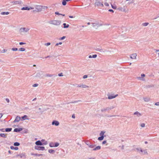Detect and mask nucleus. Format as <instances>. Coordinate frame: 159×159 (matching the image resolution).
Returning <instances> with one entry per match:
<instances>
[{"instance_id": "f257e3e1", "label": "nucleus", "mask_w": 159, "mask_h": 159, "mask_svg": "<svg viewBox=\"0 0 159 159\" xmlns=\"http://www.w3.org/2000/svg\"><path fill=\"white\" fill-rule=\"evenodd\" d=\"M102 25V24L99 23L97 21H95L94 22H92V26L93 27L96 29H97L98 27Z\"/></svg>"}, {"instance_id": "f03ea898", "label": "nucleus", "mask_w": 159, "mask_h": 159, "mask_svg": "<svg viewBox=\"0 0 159 159\" xmlns=\"http://www.w3.org/2000/svg\"><path fill=\"white\" fill-rule=\"evenodd\" d=\"M61 23V21L59 20H52L49 21V23L56 25H60Z\"/></svg>"}, {"instance_id": "7ed1b4c3", "label": "nucleus", "mask_w": 159, "mask_h": 159, "mask_svg": "<svg viewBox=\"0 0 159 159\" xmlns=\"http://www.w3.org/2000/svg\"><path fill=\"white\" fill-rule=\"evenodd\" d=\"M95 5L96 7H103L104 5L102 2H101L100 1L97 0L95 3Z\"/></svg>"}, {"instance_id": "20e7f679", "label": "nucleus", "mask_w": 159, "mask_h": 159, "mask_svg": "<svg viewBox=\"0 0 159 159\" xmlns=\"http://www.w3.org/2000/svg\"><path fill=\"white\" fill-rule=\"evenodd\" d=\"M42 7L41 6L37 5L35 7V10L33 11V12H40L42 10Z\"/></svg>"}, {"instance_id": "39448f33", "label": "nucleus", "mask_w": 159, "mask_h": 159, "mask_svg": "<svg viewBox=\"0 0 159 159\" xmlns=\"http://www.w3.org/2000/svg\"><path fill=\"white\" fill-rule=\"evenodd\" d=\"M30 29L28 28L22 27L20 29V31L21 33H26Z\"/></svg>"}, {"instance_id": "423d86ee", "label": "nucleus", "mask_w": 159, "mask_h": 159, "mask_svg": "<svg viewBox=\"0 0 159 159\" xmlns=\"http://www.w3.org/2000/svg\"><path fill=\"white\" fill-rule=\"evenodd\" d=\"M35 144L38 145H46L47 144V142L45 141L44 143H42L40 141L38 140L35 142Z\"/></svg>"}, {"instance_id": "0eeeda50", "label": "nucleus", "mask_w": 159, "mask_h": 159, "mask_svg": "<svg viewBox=\"0 0 159 159\" xmlns=\"http://www.w3.org/2000/svg\"><path fill=\"white\" fill-rule=\"evenodd\" d=\"M118 10L119 11L126 12H127L128 11V9L127 10H126L125 7V6H124L123 7H120L118 8Z\"/></svg>"}, {"instance_id": "6e6552de", "label": "nucleus", "mask_w": 159, "mask_h": 159, "mask_svg": "<svg viewBox=\"0 0 159 159\" xmlns=\"http://www.w3.org/2000/svg\"><path fill=\"white\" fill-rule=\"evenodd\" d=\"M97 56V55L96 54L94 55H90L89 56H86V57L85 58L88 59V58H96Z\"/></svg>"}, {"instance_id": "1a4fd4ad", "label": "nucleus", "mask_w": 159, "mask_h": 159, "mask_svg": "<svg viewBox=\"0 0 159 159\" xmlns=\"http://www.w3.org/2000/svg\"><path fill=\"white\" fill-rule=\"evenodd\" d=\"M34 8V7H23L21 8V10H30L31 9H33Z\"/></svg>"}, {"instance_id": "9d476101", "label": "nucleus", "mask_w": 159, "mask_h": 159, "mask_svg": "<svg viewBox=\"0 0 159 159\" xmlns=\"http://www.w3.org/2000/svg\"><path fill=\"white\" fill-rule=\"evenodd\" d=\"M10 3L11 4V6H15L17 4H19L20 3L19 1H14L11 2Z\"/></svg>"}, {"instance_id": "9b49d317", "label": "nucleus", "mask_w": 159, "mask_h": 159, "mask_svg": "<svg viewBox=\"0 0 159 159\" xmlns=\"http://www.w3.org/2000/svg\"><path fill=\"white\" fill-rule=\"evenodd\" d=\"M137 54L136 53H133L130 55V58L131 59H137Z\"/></svg>"}, {"instance_id": "f8f14e48", "label": "nucleus", "mask_w": 159, "mask_h": 159, "mask_svg": "<svg viewBox=\"0 0 159 159\" xmlns=\"http://www.w3.org/2000/svg\"><path fill=\"white\" fill-rule=\"evenodd\" d=\"M104 2V4L106 6H109V3H111L110 2V0H106Z\"/></svg>"}, {"instance_id": "ddd939ff", "label": "nucleus", "mask_w": 159, "mask_h": 159, "mask_svg": "<svg viewBox=\"0 0 159 159\" xmlns=\"http://www.w3.org/2000/svg\"><path fill=\"white\" fill-rule=\"evenodd\" d=\"M118 94H116L114 96H111V95H108V99H111L114 98H115L116 97L118 96Z\"/></svg>"}, {"instance_id": "4468645a", "label": "nucleus", "mask_w": 159, "mask_h": 159, "mask_svg": "<svg viewBox=\"0 0 159 159\" xmlns=\"http://www.w3.org/2000/svg\"><path fill=\"white\" fill-rule=\"evenodd\" d=\"M35 149L38 150H44L45 149V148L44 147H38L37 148H35Z\"/></svg>"}, {"instance_id": "2eb2a0df", "label": "nucleus", "mask_w": 159, "mask_h": 159, "mask_svg": "<svg viewBox=\"0 0 159 159\" xmlns=\"http://www.w3.org/2000/svg\"><path fill=\"white\" fill-rule=\"evenodd\" d=\"M71 0H62V4L64 6H65L67 2H68Z\"/></svg>"}, {"instance_id": "dca6fc26", "label": "nucleus", "mask_w": 159, "mask_h": 159, "mask_svg": "<svg viewBox=\"0 0 159 159\" xmlns=\"http://www.w3.org/2000/svg\"><path fill=\"white\" fill-rule=\"evenodd\" d=\"M141 77H139L138 78V79L139 80H144V79L143 78L145 76V75L144 74H142L141 75Z\"/></svg>"}, {"instance_id": "f3484780", "label": "nucleus", "mask_w": 159, "mask_h": 159, "mask_svg": "<svg viewBox=\"0 0 159 159\" xmlns=\"http://www.w3.org/2000/svg\"><path fill=\"white\" fill-rule=\"evenodd\" d=\"M20 120V116H17L15 120H14V122H19Z\"/></svg>"}, {"instance_id": "a211bd4d", "label": "nucleus", "mask_w": 159, "mask_h": 159, "mask_svg": "<svg viewBox=\"0 0 159 159\" xmlns=\"http://www.w3.org/2000/svg\"><path fill=\"white\" fill-rule=\"evenodd\" d=\"M52 125H55L56 126L59 125V123L58 121H53L52 123Z\"/></svg>"}, {"instance_id": "6ab92c4d", "label": "nucleus", "mask_w": 159, "mask_h": 159, "mask_svg": "<svg viewBox=\"0 0 159 159\" xmlns=\"http://www.w3.org/2000/svg\"><path fill=\"white\" fill-rule=\"evenodd\" d=\"M22 130L21 128H16L14 129V131L15 132H18Z\"/></svg>"}, {"instance_id": "aec40b11", "label": "nucleus", "mask_w": 159, "mask_h": 159, "mask_svg": "<svg viewBox=\"0 0 159 159\" xmlns=\"http://www.w3.org/2000/svg\"><path fill=\"white\" fill-rule=\"evenodd\" d=\"M25 154H18L16 156V157H19L21 158H22L23 157H25Z\"/></svg>"}, {"instance_id": "412c9836", "label": "nucleus", "mask_w": 159, "mask_h": 159, "mask_svg": "<svg viewBox=\"0 0 159 159\" xmlns=\"http://www.w3.org/2000/svg\"><path fill=\"white\" fill-rule=\"evenodd\" d=\"M9 12H2L1 13V15H7L8 14H9Z\"/></svg>"}, {"instance_id": "4be33fe9", "label": "nucleus", "mask_w": 159, "mask_h": 159, "mask_svg": "<svg viewBox=\"0 0 159 159\" xmlns=\"http://www.w3.org/2000/svg\"><path fill=\"white\" fill-rule=\"evenodd\" d=\"M10 148L12 150H18V148L17 147H14L13 146H11L10 147Z\"/></svg>"}, {"instance_id": "5701e85b", "label": "nucleus", "mask_w": 159, "mask_h": 159, "mask_svg": "<svg viewBox=\"0 0 159 159\" xmlns=\"http://www.w3.org/2000/svg\"><path fill=\"white\" fill-rule=\"evenodd\" d=\"M7 51V49H4L0 51V53H4L6 52Z\"/></svg>"}, {"instance_id": "b1692460", "label": "nucleus", "mask_w": 159, "mask_h": 159, "mask_svg": "<svg viewBox=\"0 0 159 159\" xmlns=\"http://www.w3.org/2000/svg\"><path fill=\"white\" fill-rule=\"evenodd\" d=\"M126 1H129L128 2V4H130L131 3H133L134 2L133 0H125Z\"/></svg>"}, {"instance_id": "393cba45", "label": "nucleus", "mask_w": 159, "mask_h": 159, "mask_svg": "<svg viewBox=\"0 0 159 159\" xmlns=\"http://www.w3.org/2000/svg\"><path fill=\"white\" fill-rule=\"evenodd\" d=\"M63 25L64 26V28H68L69 27V25L68 24H66V23H63Z\"/></svg>"}, {"instance_id": "a878e982", "label": "nucleus", "mask_w": 159, "mask_h": 159, "mask_svg": "<svg viewBox=\"0 0 159 159\" xmlns=\"http://www.w3.org/2000/svg\"><path fill=\"white\" fill-rule=\"evenodd\" d=\"M134 115H136L138 116H141V114L138 111H136L134 113Z\"/></svg>"}, {"instance_id": "bb28decb", "label": "nucleus", "mask_w": 159, "mask_h": 159, "mask_svg": "<svg viewBox=\"0 0 159 159\" xmlns=\"http://www.w3.org/2000/svg\"><path fill=\"white\" fill-rule=\"evenodd\" d=\"M155 52L159 57V49H155Z\"/></svg>"}, {"instance_id": "cd10ccee", "label": "nucleus", "mask_w": 159, "mask_h": 159, "mask_svg": "<svg viewBox=\"0 0 159 159\" xmlns=\"http://www.w3.org/2000/svg\"><path fill=\"white\" fill-rule=\"evenodd\" d=\"M49 145L51 147H55L54 143H49Z\"/></svg>"}, {"instance_id": "c85d7f7f", "label": "nucleus", "mask_w": 159, "mask_h": 159, "mask_svg": "<svg viewBox=\"0 0 159 159\" xmlns=\"http://www.w3.org/2000/svg\"><path fill=\"white\" fill-rule=\"evenodd\" d=\"M27 116L26 115H24V116H22L21 117V118L23 120H25L26 119H27Z\"/></svg>"}, {"instance_id": "c756f323", "label": "nucleus", "mask_w": 159, "mask_h": 159, "mask_svg": "<svg viewBox=\"0 0 159 159\" xmlns=\"http://www.w3.org/2000/svg\"><path fill=\"white\" fill-rule=\"evenodd\" d=\"M80 87H82L84 88H86L88 87V86H87L86 85H82L80 86H79Z\"/></svg>"}, {"instance_id": "7c9ffc66", "label": "nucleus", "mask_w": 159, "mask_h": 159, "mask_svg": "<svg viewBox=\"0 0 159 159\" xmlns=\"http://www.w3.org/2000/svg\"><path fill=\"white\" fill-rule=\"evenodd\" d=\"M25 50V48H19L18 50L19 51H24Z\"/></svg>"}, {"instance_id": "2f4dec72", "label": "nucleus", "mask_w": 159, "mask_h": 159, "mask_svg": "<svg viewBox=\"0 0 159 159\" xmlns=\"http://www.w3.org/2000/svg\"><path fill=\"white\" fill-rule=\"evenodd\" d=\"M111 4L112 8L114 9H116L117 8L116 5Z\"/></svg>"}, {"instance_id": "473e14b6", "label": "nucleus", "mask_w": 159, "mask_h": 159, "mask_svg": "<svg viewBox=\"0 0 159 159\" xmlns=\"http://www.w3.org/2000/svg\"><path fill=\"white\" fill-rule=\"evenodd\" d=\"M12 129L10 128H7L6 129V132H10L11 130Z\"/></svg>"}, {"instance_id": "72a5a7b5", "label": "nucleus", "mask_w": 159, "mask_h": 159, "mask_svg": "<svg viewBox=\"0 0 159 159\" xmlns=\"http://www.w3.org/2000/svg\"><path fill=\"white\" fill-rule=\"evenodd\" d=\"M48 152L49 153H53L54 151V150L51 149L48 150Z\"/></svg>"}, {"instance_id": "f704fd0d", "label": "nucleus", "mask_w": 159, "mask_h": 159, "mask_svg": "<svg viewBox=\"0 0 159 159\" xmlns=\"http://www.w3.org/2000/svg\"><path fill=\"white\" fill-rule=\"evenodd\" d=\"M20 144V143L18 142H15L14 144V145L15 146H19Z\"/></svg>"}, {"instance_id": "c9c22d12", "label": "nucleus", "mask_w": 159, "mask_h": 159, "mask_svg": "<svg viewBox=\"0 0 159 159\" xmlns=\"http://www.w3.org/2000/svg\"><path fill=\"white\" fill-rule=\"evenodd\" d=\"M0 136L1 137L3 138H6V136L4 134H0Z\"/></svg>"}, {"instance_id": "e433bc0d", "label": "nucleus", "mask_w": 159, "mask_h": 159, "mask_svg": "<svg viewBox=\"0 0 159 159\" xmlns=\"http://www.w3.org/2000/svg\"><path fill=\"white\" fill-rule=\"evenodd\" d=\"M104 138L103 136H101L98 138V139L99 140H102Z\"/></svg>"}, {"instance_id": "4c0bfd02", "label": "nucleus", "mask_w": 159, "mask_h": 159, "mask_svg": "<svg viewBox=\"0 0 159 159\" xmlns=\"http://www.w3.org/2000/svg\"><path fill=\"white\" fill-rule=\"evenodd\" d=\"M144 100L145 102H148L149 100V98H144Z\"/></svg>"}, {"instance_id": "58836bf2", "label": "nucleus", "mask_w": 159, "mask_h": 159, "mask_svg": "<svg viewBox=\"0 0 159 159\" xmlns=\"http://www.w3.org/2000/svg\"><path fill=\"white\" fill-rule=\"evenodd\" d=\"M51 44L50 43H45L44 45L47 47L48 46Z\"/></svg>"}, {"instance_id": "ea45409f", "label": "nucleus", "mask_w": 159, "mask_h": 159, "mask_svg": "<svg viewBox=\"0 0 159 159\" xmlns=\"http://www.w3.org/2000/svg\"><path fill=\"white\" fill-rule=\"evenodd\" d=\"M12 50L13 51H16L18 50V49L17 48H12Z\"/></svg>"}, {"instance_id": "a19ab883", "label": "nucleus", "mask_w": 159, "mask_h": 159, "mask_svg": "<svg viewBox=\"0 0 159 159\" xmlns=\"http://www.w3.org/2000/svg\"><path fill=\"white\" fill-rule=\"evenodd\" d=\"M148 24V23H143V26H147Z\"/></svg>"}, {"instance_id": "79ce46f5", "label": "nucleus", "mask_w": 159, "mask_h": 159, "mask_svg": "<svg viewBox=\"0 0 159 159\" xmlns=\"http://www.w3.org/2000/svg\"><path fill=\"white\" fill-rule=\"evenodd\" d=\"M39 84H33V87H37L38 86Z\"/></svg>"}, {"instance_id": "37998d69", "label": "nucleus", "mask_w": 159, "mask_h": 159, "mask_svg": "<svg viewBox=\"0 0 159 159\" xmlns=\"http://www.w3.org/2000/svg\"><path fill=\"white\" fill-rule=\"evenodd\" d=\"M62 44V43L61 42H59V43H57L56 44H55V46H58L59 45H61Z\"/></svg>"}, {"instance_id": "c03bdc74", "label": "nucleus", "mask_w": 159, "mask_h": 159, "mask_svg": "<svg viewBox=\"0 0 159 159\" xmlns=\"http://www.w3.org/2000/svg\"><path fill=\"white\" fill-rule=\"evenodd\" d=\"M66 37L65 36H63L62 37L60 38L59 39V40H62L64 39H65Z\"/></svg>"}, {"instance_id": "a18cd8bd", "label": "nucleus", "mask_w": 159, "mask_h": 159, "mask_svg": "<svg viewBox=\"0 0 159 159\" xmlns=\"http://www.w3.org/2000/svg\"><path fill=\"white\" fill-rule=\"evenodd\" d=\"M104 132L102 131L100 134V135L101 136H103V135H104Z\"/></svg>"}, {"instance_id": "49530a36", "label": "nucleus", "mask_w": 159, "mask_h": 159, "mask_svg": "<svg viewBox=\"0 0 159 159\" xmlns=\"http://www.w3.org/2000/svg\"><path fill=\"white\" fill-rule=\"evenodd\" d=\"M31 155H35V156H38V155L39 156H41L42 155V154L38 155L37 154H34L33 153V154H31Z\"/></svg>"}, {"instance_id": "de8ad7c7", "label": "nucleus", "mask_w": 159, "mask_h": 159, "mask_svg": "<svg viewBox=\"0 0 159 159\" xmlns=\"http://www.w3.org/2000/svg\"><path fill=\"white\" fill-rule=\"evenodd\" d=\"M55 145V147H57L59 146V143H55V145Z\"/></svg>"}, {"instance_id": "09e8293b", "label": "nucleus", "mask_w": 159, "mask_h": 159, "mask_svg": "<svg viewBox=\"0 0 159 159\" xmlns=\"http://www.w3.org/2000/svg\"><path fill=\"white\" fill-rule=\"evenodd\" d=\"M42 9H47V8H48V7H46V6H42Z\"/></svg>"}, {"instance_id": "8fccbe9b", "label": "nucleus", "mask_w": 159, "mask_h": 159, "mask_svg": "<svg viewBox=\"0 0 159 159\" xmlns=\"http://www.w3.org/2000/svg\"><path fill=\"white\" fill-rule=\"evenodd\" d=\"M145 124L144 123H142L141 124V126L142 127H143L145 126Z\"/></svg>"}, {"instance_id": "3c124183", "label": "nucleus", "mask_w": 159, "mask_h": 159, "mask_svg": "<svg viewBox=\"0 0 159 159\" xmlns=\"http://www.w3.org/2000/svg\"><path fill=\"white\" fill-rule=\"evenodd\" d=\"M25 44V43H23V42H20L19 43V44L20 45H22L23 44Z\"/></svg>"}, {"instance_id": "603ef678", "label": "nucleus", "mask_w": 159, "mask_h": 159, "mask_svg": "<svg viewBox=\"0 0 159 159\" xmlns=\"http://www.w3.org/2000/svg\"><path fill=\"white\" fill-rule=\"evenodd\" d=\"M52 57V56H48V57H46L45 58H48V57H49V58H51V59H53V57Z\"/></svg>"}, {"instance_id": "864d4df0", "label": "nucleus", "mask_w": 159, "mask_h": 159, "mask_svg": "<svg viewBox=\"0 0 159 159\" xmlns=\"http://www.w3.org/2000/svg\"><path fill=\"white\" fill-rule=\"evenodd\" d=\"M58 75L59 76H63V75H62V73L59 74Z\"/></svg>"}, {"instance_id": "5fc2aeb1", "label": "nucleus", "mask_w": 159, "mask_h": 159, "mask_svg": "<svg viewBox=\"0 0 159 159\" xmlns=\"http://www.w3.org/2000/svg\"><path fill=\"white\" fill-rule=\"evenodd\" d=\"M55 14L58 15H61V14L59 13V12H55Z\"/></svg>"}, {"instance_id": "6e6d98bb", "label": "nucleus", "mask_w": 159, "mask_h": 159, "mask_svg": "<svg viewBox=\"0 0 159 159\" xmlns=\"http://www.w3.org/2000/svg\"><path fill=\"white\" fill-rule=\"evenodd\" d=\"M92 22L91 21L90 22H89L87 23V24L88 25H92Z\"/></svg>"}, {"instance_id": "4d7b16f0", "label": "nucleus", "mask_w": 159, "mask_h": 159, "mask_svg": "<svg viewBox=\"0 0 159 159\" xmlns=\"http://www.w3.org/2000/svg\"><path fill=\"white\" fill-rule=\"evenodd\" d=\"M88 76L87 75H84V76H83V78L84 79H85V78H86Z\"/></svg>"}, {"instance_id": "13d9d810", "label": "nucleus", "mask_w": 159, "mask_h": 159, "mask_svg": "<svg viewBox=\"0 0 159 159\" xmlns=\"http://www.w3.org/2000/svg\"><path fill=\"white\" fill-rule=\"evenodd\" d=\"M155 105L157 106H159V102H157L155 104Z\"/></svg>"}, {"instance_id": "bf43d9fd", "label": "nucleus", "mask_w": 159, "mask_h": 159, "mask_svg": "<svg viewBox=\"0 0 159 159\" xmlns=\"http://www.w3.org/2000/svg\"><path fill=\"white\" fill-rule=\"evenodd\" d=\"M6 100L7 101V102H9V100L8 99V98H6Z\"/></svg>"}, {"instance_id": "052dcab7", "label": "nucleus", "mask_w": 159, "mask_h": 159, "mask_svg": "<svg viewBox=\"0 0 159 159\" xmlns=\"http://www.w3.org/2000/svg\"><path fill=\"white\" fill-rule=\"evenodd\" d=\"M109 11H110V12H114L112 10V9H109Z\"/></svg>"}, {"instance_id": "680f3d73", "label": "nucleus", "mask_w": 159, "mask_h": 159, "mask_svg": "<svg viewBox=\"0 0 159 159\" xmlns=\"http://www.w3.org/2000/svg\"><path fill=\"white\" fill-rule=\"evenodd\" d=\"M69 17L70 18H74V17L73 16H69Z\"/></svg>"}, {"instance_id": "e2e57ef3", "label": "nucleus", "mask_w": 159, "mask_h": 159, "mask_svg": "<svg viewBox=\"0 0 159 159\" xmlns=\"http://www.w3.org/2000/svg\"><path fill=\"white\" fill-rule=\"evenodd\" d=\"M96 148L98 149H99L100 148V146H98Z\"/></svg>"}, {"instance_id": "0e129e2a", "label": "nucleus", "mask_w": 159, "mask_h": 159, "mask_svg": "<svg viewBox=\"0 0 159 159\" xmlns=\"http://www.w3.org/2000/svg\"><path fill=\"white\" fill-rule=\"evenodd\" d=\"M72 118H75V115H73L72 116Z\"/></svg>"}, {"instance_id": "69168bd1", "label": "nucleus", "mask_w": 159, "mask_h": 159, "mask_svg": "<svg viewBox=\"0 0 159 159\" xmlns=\"http://www.w3.org/2000/svg\"><path fill=\"white\" fill-rule=\"evenodd\" d=\"M2 116V113L0 114V118H1Z\"/></svg>"}, {"instance_id": "338daca9", "label": "nucleus", "mask_w": 159, "mask_h": 159, "mask_svg": "<svg viewBox=\"0 0 159 159\" xmlns=\"http://www.w3.org/2000/svg\"><path fill=\"white\" fill-rule=\"evenodd\" d=\"M106 143V141H104L103 142H102V143L103 144H105Z\"/></svg>"}, {"instance_id": "774afa93", "label": "nucleus", "mask_w": 159, "mask_h": 159, "mask_svg": "<svg viewBox=\"0 0 159 159\" xmlns=\"http://www.w3.org/2000/svg\"><path fill=\"white\" fill-rule=\"evenodd\" d=\"M158 17H159V15H158V16H157V17H156V18H154L153 19L155 20V19H157V18H158Z\"/></svg>"}]
</instances>
